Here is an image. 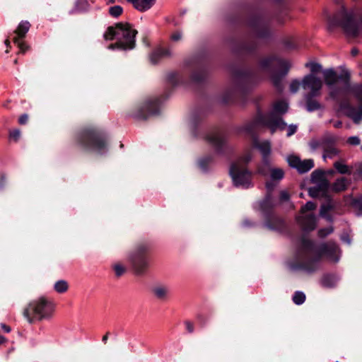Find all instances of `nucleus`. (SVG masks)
<instances>
[{
  "mask_svg": "<svg viewBox=\"0 0 362 362\" xmlns=\"http://www.w3.org/2000/svg\"><path fill=\"white\" fill-rule=\"evenodd\" d=\"M340 250H297L292 259L287 262L291 271L312 273L317 269L320 257L330 262H337L341 257Z\"/></svg>",
  "mask_w": 362,
  "mask_h": 362,
  "instance_id": "obj_1",
  "label": "nucleus"
},
{
  "mask_svg": "<svg viewBox=\"0 0 362 362\" xmlns=\"http://www.w3.org/2000/svg\"><path fill=\"white\" fill-rule=\"evenodd\" d=\"M137 31L132 29L129 24L118 23L115 26H110L104 34L106 40H112L116 38L117 42L110 46L122 49H132L135 46V36Z\"/></svg>",
  "mask_w": 362,
  "mask_h": 362,
  "instance_id": "obj_2",
  "label": "nucleus"
},
{
  "mask_svg": "<svg viewBox=\"0 0 362 362\" xmlns=\"http://www.w3.org/2000/svg\"><path fill=\"white\" fill-rule=\"evenodd\" d=\"M53 303L41 297L31 301L24 310L23 315L30 323L35 320L50 318L54 313Z\"/></svg>",
  "mask_w": 362,
  "mask_h": 362,
  "instance_id": "obj_3",
  "label": "nucleus"
},
{
  "mask_svg": "<svg viewBox=\"0 0 362 362\" xmlns=\"http://www.w3.org/2000/svg\"><path fill=\"white\" fill-rule=\"evenodd\" d=\"M261 125L267 126L273 134L276 129L284 130L286 124L283 121L282 118L278 117L271 113L266 116L258 117L247 123L244 127V131L247 134L253 136L254 133L257 131Z\"/></svg>",
  "mask_w": 362,
  "mask_h": 362,
  "instance_id": "obj_4",
  "label": "nucleus"
},
{
  "mask_svg": "<svg viewBox=\"0 0 362 362\" xmlns=\"http://www.w3.org/2000/svg\"><path fill=\"white\" fill-rule=\"evenodd\" d=\"M250 159V156H246L231 165L230 174L236 186L247 187L250 185L252 174L245 167Z\"/></svg>",
  "mask_w": 362,
  "mask_h": 362,
  "instance_id": "obj_5",
  "label": "nucleus"
},
{
  "mask_svg": "<svg viewBox=\"0 0 362 362\" xmlns=\"http://www.w3.org/2000/svg\"><path fill=\"white\" fill-rule=\"evenodd\" d=\"M334 19L335 22L344 28L349 36L356 37L361 35V30L356 26L354 22V13L352 10L347 11L344 6H341Z\"/></svg>",
  "mask_w": 362,
  "mask_h": 362,
  "instance_id": "obj_6",
  "label": "nucleus"
},
{
  "mask_svg": "<svg viewBox=\"0 0 362 362\" xmlns=\"http://www.w3.org/2000/svg\"><path fill=\"white\" fill-rule=\"evenodd\" d=\"M149 262L150 257L146 250H131L127 255L129 265L138 275L146 271Z\"/></svg>",
  "mask_w": 362,
  "mask_h": 362,
  "instance_id": "obj_7",
  "label": "nucleus"
},
{
  "mask_svg": "<svg viewBox=\"0 0 362 362\" xmlns=\"http://www.w3.org/2000/svg\"><path fill=\"white\" fill-rule=\"evenodd\" d=\"M323 77L325 84L329 88V95L332 98H336L340 90L334 88L339 81L342 80L346 86H349L350 75L345 74L344 75L339 76L336 71L332 69H328L324 71Z\"/></svg>",
  "mask_w": 362,
  "mask_h": 362,
  "instance_id": "obj_8",
  "label": "nucleus"
},
{
  "mask_svg": "<svg viewBox=\"0 0 362 362\" xmlns=\"http://www.w3.org/2000/svg\"><path fill=\"white\" fill-rule=\"evenodd\" d=\"M81 144L85 147H91L95 150H100L105 147V140L99 133L91 131L83 134Z\"/></svg>",
  "mask_w": 362,
  "mask_h": 362,
  "instance_id": "obj_9",
  "label": "nucleus"
},
{
  "mask_svg": "<svg viewBox=\"0 0 362 362\" xmlns=\"http://www.w3.org/2000/svg\"><path fill=\"white\" fill-rule=\"evenodd\" d=\"M302 87L304 90H310L307 95H319L322 87V81L314 74H308L303 77Z\"/></svg>",
  "mask_w": 362,
  "mask_h": 362,
  "instance_id": "obj_10",
  "label": "nucleus"
},
{
  "mask_svg": "<svg viewBox=\"0 0 362 362\" xmlns=\"http://www.w3.org/2000/svg\"><path fill=\"white\" fill-rule=\"evenodd\" d=\"M289 166L295 168L300 173H305L314 167L313 160L311 159L301 160L296 156H290L287 158Z\"/></svg>",
  "mask_w": 362,
  "mask_h": 362,
  "instance_id": "obj_11",
  "label": "nucleus"
},
{
  "mask_svg": "<svg viewBox=\"0 0 362 362\" xmlns=\"http://www.w3.org/2000/svg\"><path fill=\"white\" fill-rule=\"evenodd\" d=\"M303 230H313L317 226L316 218L313 214L303 215L297 218Z\"/></svg>",
  "mask_w": 362,
  "mask_h": 362,
  "instance_id": "obj_12",
  "label": "nucleus"
},
{
  "mask_svg": "<svg viewBox=\"0 0 362 362\" xmlns=\"http://www.w3.org/2000/svg\"><path fill=\"white\" fill-rule=\"evenodd\" d=\"M337 209L338 204L332 199H329L321 206L320 215L325 218L329 221H332V217L330 214L336 212Z\"/></svg>",
  "mask_w": 362,
  "mask_h": 362,
  "instance_id": "obj_13",
  "label": "nucleus"
},
{
  "mask_svg": "<svg viewBox=\"0 0 362 362\" xmlns=\"http://www.w3.org/2000/svg\"><path fill=\"white\" fill-rule=\"evenodd\" d=\"M259 172L264 175L270 173L272 180L279 181L281 180L284 176V172L282 169L278 168H271L269 163L267 165H263L262 167H260L259 168Z\"/></svg>",
  "mask_w": 362,
  "mask_h": 362,
  "instance_id": "obj_14",
  "label": "nucleus"
},
{
  "mask_svg": "<svg viewBox=\"0 0 362 362\" xmlns=\"http://www.w3.org/2000/svg\"><path fill=\"white\" fill-rule=\"evenodd\" d=\"M132 3L134 7L141 12L150 9L155 4L156 0H127Z\"/></svg>",
  "mask_w": 362,
  "mask_h": 362,
  "instance_id": "obj_15",
  "label": "nucleus"
},
{
  "mask_svg": "<svg viewBox=\"0 0 362 362\" xmlns=\"http://www.w3.org/2000/svg\"><path fill=\"white\" fill-rule=\"evenodd\" d=\"M154 296L159 300H165L169 293V288L165 285H156L152 288Z\"/></svg>",
  "mask_w": 362,
  "mask_h": 362,
  "instance_id": "obj_16",
  "label": "nucleus"
},
{
  "mask_svg": "<svg viewBox=\"0 0 362 362\" xmlns=\"http://www.w3.org/2000/svg\"><path fill=\"white\" fill-rule=\"evenodd\" d=\"M338 280L334 275H325L321 279V285L325 288H333L337 285Z\"/></svg>",
  "mask_w": 362,
  "mask_h": 362,
  "instance_id": "obj_17",
  "label": "nucleus"
},
{
  "mask_svg": "<svg viewBox=\"0 0 362 362\" xmlns=\"http://www.w3.org/2000/svg\"><path fill=\"white\" fill-rule=\"evenodd\" d=\"M30 27V25L28 22L21 23L14 32L16 35L15 37H19L21 40L24 38L26 35V33L28 32Z\"/></svg>",
  "mask_w": 362,
  "mask_h": 362,
  "instance_id": "obj_18",
  "label": "nucleus"
},
{
  "mask_svg": "<svg viewBox=\"0 0 362 362\" xmlns=\"http://www.w3.org/2000/svg\"><path fill=\"white\" fill-rule=\"evenodd\" d=\"M257 148L261 151L263 155L264 163L263 165H268L269 161L267 158V156L269 155L271 152V147L269 142H263L257 145Z\"/></svg>",
  "mask_w": 362,
  "mask_h": 362,
  "instance_id": "obj_19",
  "label": "nucleus"
},
{
  "mask_svg": "<svg viewBox=\"0 0 362 362\" xmlns=\"http://www.w3.org/2000/svg\"><path fill=\"white\" fill-rule=\"evenodd\" d=\"M315 95H306V106L308 111H314L321 108L320 104L317 100L313 99Z\"/></svg>",
  "mask_w": 362,
  "mask_h": 362,
  "instance_id": "obj_20",
  "label": "nucleus"
},
{
  "mask_svg": "<svg viewBox=\"0 0 362 362\" xmlns=\"http://www.w3.org/2000/svg\"><path fill=\"white\" fill-rule=\"evenodd\" d=\"M347 116L351 118L356 124H358L362 119V108L359 110L350 108L347 112Z\"/></svg>",
  "mask_w": 362,
  "mask_h": 362,
  "instance_id": "obj_21",
  "label": "nucleus"
},
{
  "mask_svg": "<svg viewBox=\"0 0 362 362\" xmlns=\"http://www.w3.org/2000/svg\"><path fill=\"white\" fill-rule=\"evenodd\" d=\"M286 74V72L284 73V74H275L272 75L271 77V80H272L273 86L279 92H281L283 90L282 79Z\"/></svg>",
  "mask_w": 362,
  "mask_h": 362,
  "instance_id": "obj_22",
  "label": "nucleus"
},
{
  "mask_svg": "<svg viewBox=\"0 0 362 362\" xmlns=\"http://www.w3.org/2000/svg\"><path fill=\"white\" fill-rule=\"evenodd\" d=\"M54 289L57 293H64L69 289L68 282L65 280H59L54 283Z\"/></svg>",
  "mask_w": 362,
  "mask_h": 362,
  "instance_id": "obj_23",
  "label": "nucleus"
},
{
  "mask_svg": "<svg viewBox=\"0 0 362 362\" xmlns=\"http://www.w3.org/2000/svg\"><path fill=\"white\" fill-rule=\"evenodd\" d=\"M348 185V181L346 178H340L335 181L332 185V189L335 192H341L346 189Z\"/></svg>",
  "mask_w": 362,
  "mask_h": 362,
  "instance_id": "obj_24",
  "label": "nucleus"
},
{
  "mask_svg": "<svg viewBox=\"0 0 362 362\" xmlns=\"http://www.w3.org/2000/svg\"><path fill=\"white\" fill-rule=\"evenodd\" d=\"M112 270L117 277H120L124 275L127 271V268L121 262H117L112 265Z\"/></svg>",
  "mask_w": 362,
  "mask_h": 362,
  "instance_id": "obj_25",
  "label": "nucleus"
},
{
  "mask_svg": "<svg viewBox=\"0 0 362 362\" xmlns=\"http://www.w3.org/2000/svg\"><path fill=\"white\" fill-rule=\"evenodd\" d=\"M288 108V103L283 100L277 101L274 104V110L277 113L284 114L287 112Z\"/></svg>",
  "mask_w": 362,
  "mask_h": 362,
  "instance_id": "obj_26",
  "label": "nucleus"
},
{
  "mask_svg": "<svg viewBox=\"0 0 362 362\" xmlns=\"http://www.w3.org/2000/svg\"><path fill=\"white\" fill-rule=\"evenodd\" d=\"M169 54L167 50L158 49L155 50L151 55V60L153 63H156L161 57Z\"/></svg>",
  "mask_w": 362,
  "mask_h": 362,
  "instance_id": "obj_27",
  "label": "nucleus"
},
{
  "mask_svg": "<svg viewBox=\"0 0 362 362\" xmlns=\"http://www.w3.org/2000/svg\"><path fill=\"white\" fill-rule=\"evenodd\" d=\"M351 92L356 100L362 104V83L354 86L351 89Z\"/></svg>",
  "mask_w": 362,
  "mask_h": 362,
  "instance_id": "obj_28",
  "label": "nucleus"
},
{
  "mask_svg": "<svg viewBox=\"0 0 362 362\" xmlns=\"http://www.w3.org/2000/svg\"><path fill=\"white\" fill-rule=\"evenodd\" d=\"M334 168L341 174H350L349 167L341 161H337L334 163Z\"/></svg>",
  "mask_w": 362,
  "mask_h": 362,
  "instance_id": "obj_29",
  "label": "nucleus"
},
{
  "mask_svg": "<svg viewBox=\"0 0 362 362\" xmlns=\"http://www.w3.org/2000/svg\"><path fill=\"white\" fill-rule=\"evenodd\" d=\"M13 42L18 46L20 51L19 53H25L27 50L30 49V46L28 45L23 39L21 40L19 37H14Z\"/></svg>",
  "mask_w": 362,
  "mask_h": 362,
  "instance_id": "obj_30",
  "label": "nucleus"
},
{
  "mask_svg": "<svg viewBox=\"0 0 362 362\" xmlns=\"http://www.w3.org/2000/svg\"><path fill=\"white\" fill-rule=\"evenodd\" d=\"M339 151L333 146H329L325 148L324 157L333 158L338 155Z\"/></svg>",
  "mask_w": 362,
  "mask_h": 362,
  "instance_id": "obj_31",
  "label": "nucleus"
},
{
  "mask_svg": "<svg viewBox=\"0 0 362 362\" xmlns=\"http://www.w3.org/2000/svg\"><path fill=\"white\" fill-rule=\"evenodd\" d=\"M305 300V295L301 291L295 292L293 296V301L296 305H301Z\"/></svg>",
  "mask_w": 362,
  "mask_h": 362,
  "instance_id": "obj_32",
  "label": "nucleus"
},
{
  "mask_svg": "<svg viewBox=\"0 0 362 362\" xmlns=\"http://www.w3.org/2000/svg\"><path fill=\"white\" fill-rule=\"evenodd\" d=\"M316 204L312 202H308L304 206H303L300 209V213L302 214H305L308 211H313L316 209Z\"/></svg>",
  "mask_w": 362,
  "mask_h": 362,
  "instance_id": "obj_33",
  "label": "nucleus"
},
{
  "mask_svg": "<svg viewBox=\"0 0 362 362\" xmlns=\"http://www.w3.org/2000/svg\"><path fill=\"white\" fill-rule=\"evenodd\" d=\"M334 230L332 226H329L325 228L320 229L317 232L318 236L321 238H324L327 237L328 235L331 234Z\"/></svg>",
  "mask_w": 362,
  "mask_h": 362,
  "instance_id": "obj_34",
  "label": "nucleus"
},
{
  "mask_svg": "<svg viewBox=\"0 0 362 362\" xmlns=\"http://www.w3.org/2000/svg\"><path fill=\"white\" fill-rule=\"evenodd\" d=\"M209 142L215 147L218 148L223 144V140L218 136H212L208 138Z\"/></svg>",
  "mask_w": 362,
  "mask_h": 362,
  "instance_id": "obj_35",
  "label": "nucleus"
},
{
  "mask_svg": "<svg viewBox=\"0 0 362 362\" xmlns=\"http://www.w3.org/2000/svg\"><path fill=\"white\" fill-rule=\"evenodd\" d=\"M300 86H302V82H300L298 80L296 79L293 80L289 86L290 91L292 93H296L299 90Z\"/></svg>",
  "mask_w": 362,
  "mask_h": 362,
  "instance_id": "obj_36",
  "label": "nucleus"
},
{
  "mask_svg": "<svg viewBox=\"0 0 362 362\" xmlns=\"http://www.w3.org/2000/svg\"><path fill=\"white\" fill-rule=\"evenodd\" d=\"M109 13L112 16L118 17L122 13V8L119 6H112L109 9Z\"/></svg>",
  "mask_w": 362,
  "mask_h": 362,
  "instance_id": "obj_37",
  "label": "nucleus"
},
{
  "mask_svg": "<svg viewBox=\"0 0 362 362\" xmlns=\"http://www.w3.org/2000/svg\"><path fill=\"white\" fill-rule=\"evenodd\" d=\"M306 67H309L312 73H317L321 71L322 66L317 63L310 62L305 64Z\"/></svg>",
  "mask_w": 362,
  "mask_h": 362,
  "instance_id": "obj_38",
  "label": "nucleus"
},
{
  "mask_svg": "<svg viewBox=\"0 0 362 362\" xmlns=\"http://www.w3.org/2000/svg\"><path fill=\"white\" fill-rule=\"evenodd\" d=\"M156 101H148V102H146L144 105V106L142 107V110L145 111V112H147L148 115H151L153 112H151V109L153 107L156 106Z\"/></svg>",
  "mask_w": 362,
  "mask_h": 362,
  "instance_id": "obj_39",
  "label": "nucleus"
},
{
  "mask_svg": "<svg viewBox=\"0 0 362 362\" xmlns=\"http://www.w3.org/2000/svg\"><path fill=\"white\" fill-rule=\"evenodd\" d=\"M21 136V132L18 129H13L9 132V137L10 139L17 141Z\"/></svg>",
  "mask_w": 362,
  "mask_h": 362,
  "instance_id": "obj_40",
  "label": "nucleus"
},
{
  "mask_svg": "<svg viewBox=\"0 0 362 362\" xmlns=\"http://www.w3.org/2000/svg\"><path fill=\"white\" fill-rule=\"evenodd\" d=\"M76 7L78 10L87 9L88 8V3L86 0L78 1Z\"/></svg>",
  "mask_w": 362,
  "mask_h": 362,
  "instance_id": "obj_41",
  "label": "nucleus"
},
{
  "mask_svg": "<svg viewBox=\"0 0 362 362\" xmlns=\"http://www.w3.org/2000/svg\"><path fill=\"white\" fill-rule=\"evenodd\" d=\"M301 243H302V246L305 249H309L310 247H311L313 246L312 242L308 238H305V237L301 239Z\"/></svg>",
  "mask_w": 362,
  "mask_h": 362,
  "instance_id": "obj_42",
  "label": "nucleus"
},
{
  "mask_svg": "<svg viewBox=\"0 0 362 362\" xmlns=\"http://www.w3.org/2000/svg\"><path fill=\"white\" fill-rule=\"evenodd\" d=\"M347 143L350 145L356 146L360 144V139L358 136H351L348 139Z\"/></svg>",
  "mask_w": 362,
  "mask_h": 362,
  "instance_id": "obj_43",
  "label": "nucleus"
},
{
  "mask_svg": "<svg viewBox=\"0 0 362 362\" xmlns=\"http://www.w3.org/2000/svg\"><path fill=\"white\" fill-rule=\"evenodd\" d=\"M28 115L24 114V115H22L19 117L18 122H19L20 124H25L28 122Z\"/></svg>",
  "mask_w": 362,
  "mask_h": 362,
  "instance_id": "obj_44",
  "label": "nucleus"
},
{
  "mask_svg": "<svg viewBox=\"0 0 362 362\" xmlns=\"http://www.w3.org/2000/svg\"><path fill=\"white\" fill-rule=\"evenodd\" d=\"M280 199L281 201H287L289 199V194L286 191H282L280 193Z\"/></svg>",
  "mask_w": 362,
  "mask_h": 362,
  "instance_id": "obj_45",
  "label": "nucleus"
},
{
  "mask_svg": "<svg viewBox=\"0 0 362 362\" xmlns=\"http://www.w3.org/2000/svg\"><path fill=\"white\" fill-rule=\"evenodd\" d=\"M296 131V126H294V125H290L288 127V133H287V135L288 136H291L292 134H293Z\"/></svg>",
  "mask_w": 362,
  "mask_h": 362,
  "instance_id": "obj_46",
  "label": "nucleus"
},
{
  "mask_svg": "<svg viewBox=\"0 0 362 362\" xmlns=\"http://www.w3.org/2000/svg\"><path fill=\"white\" fill-rule=\"evenodd\" d=\"M185 324L186 329H187V331L190 333L192 332L194 330V327H193L192 323L189 321H187L185 322Z\"/></svg>",
  "mask_w": 362,
  "mask_h": 362,
  "instance_id": "obj_47",
  "label": "nucleus"
},
{
  "mask_svg": "<svg viewBox=\"0 0 362 362\" xmlns=\"http://www.w3.org/2000/svg\"><path fill=\"white\" fill-rule=\"evenodd\" d=\"M342 241L350 243H351V238L350 235L348 233H344L341 236Z\"/></svg>",
  "mask_w": 362,
  "mask_h": 362,
  "instance_id": "obj_48",
  "label": "nucleus"
},
{
  "mask_svg": "<svg viewBox=\"0 0 362 362\" xmlns=\"http://www.w3.org/2000/svg\"><path fill=\"white\" fill-rule=\"evenodd\" d=\"M309 192L310 196L313 197H317L319 194L318 189L315 187L311 188Z\"/></svg>",
  "mask_w": 362,
  "mask_h": 362,
  "instance_id": "obj_49",
  "label": "nucleus"
},
{
  "mask_svg": "<svg viewBox=\"0 0 362 362\" xmlns=\"http://www.w3.org/2000/svg\"><path fill=\"white\" fill-rule=\"evenodd\" d=\"M272 61V60L271 59H264L261 62V66L264 68H266L267 66H269Z\"/></svg>",
  "mask_w": 362,
  "mask_h": 362,
  "instance_id": "obj_50",
  "label": "nucleus"
},
{
  "mask_svg": "<svg viewBox=\"0 0 362 362\" xmlns=\"http://www.w3.org/2000/svg\"><path fill=\"white\" fill-rule=\"evenodd\" d=\"M6 182V177L5 175H1L0 176V187H3Z\"/></svg>",
  "mask_w": 362,
  "mask_h": 362,
  "instance_id": "obj_51",
  "label": "nucleus"
},
{
  "mask_svg": "<svg viewBox=\"0 0 362 362\" xmlns=\"http://www.w3.org/2000/svg\"><path fill=\"white\" fill-rule=\"evenodd\" d=\"M322 191L327 190L328 187V183L326 180H323L320 186Z\"/></svg>",
  "mask_w": 362,
  "mask_h": 362,
  "instance_id": "obj_52",
  "label": "nucleus"
},
{
  "mask_svg": "<svg viewBox=\"0 0 362 362\" xmlns=\"http://www.w3.org/2000/svg\"><path fill=\"white\" fill-rule=\"evenodd\" d=\"M171 38L174 41H177L181 38V35L179 33H174L172 35Z\"/></svg>",
  "mask_w": 362,
  "mask_h": 362,
  "instance_id": "obj_53",
  "label": "nucleus"
},
{
  "mask_svg": "<svg viewBox=\"0 0 362 362\" xmlns=\"http://www.w3.org/2000/svg\"><path fill=\"white\" fill-rule=\"evenodd\" d=\"M1 328L6 332H9L11 331V328L6 325L5 324H1Z\"/></svg>",
  "mask_w": 362,
  "mask_h": 362,
  "instance_id": "obj_54",
  "label": "nucleus"
},
{
  "mask_svg": "<svg viewBox=\"0 0 362 362\" xmlns=\"http://www.w3.org/2000/svg\"><path fill=\"white\" fill-rule=\"evenodd\" d=\"M357 173L360 176L362 177V163L358 165Z\"/></svg>",
  "mask_w": 362,
  "mask_h": 362,
  "instance_id": "obj_55",
  "label": "nucleus"
},
{
  "mask_svg": "<svg viewBox=\"0 0 362 362\" xmlns=\"http://www.w3.org/2000/svg\"><path fill=\"white\" fill-rule=\"evenodd\" d=\"M341 125H342V123H341V122H340V121H337V122H336L334 124V127H336V128H339V127H341Z\"/></svg>",
  "mask_w": 362,
  "mask_h": 362,
  "instance_id": "obj_56",
  "label": "nucleus"
},
{
  "mask_svg": "<svg viewBox=\"0 0 362 362\" xmlns=\"http://www.w3.org/2000/svg\"><path fill=\"white\" fill-rule=\"evenodd\" d=\"M108 335L109 334L107 333L106 334H105L102 339V341L105 344L107 341V339H108Z\"/></svg>",
  "mask_w": 362,
  "mask_h": 362,
  "instance_id": "obj_57",
  "label": "nucleus"
},
{
  "mask_svg": "<svg viewBox=\"0 0 362 362\" xmlns=\"http://www.w3.org/2000/svg\"><path fill=\"white\" fill-rule=\"evenodd\" d=\"M4 341H5V338L3 336L0 335V344L4 343Z\"/></svg>",
  "mask_w": 362,
  "mask_h": 362,
  "instance_id": "obj_58",
  "label": "nucleus"
},
{
  "mask_svg": "<svg viewBox=\"0 0 362 362\" xmlns=\"http://www.w3.org/2000/svg\"><path fill=\"white\" fill-rule=\"evenodd\" d=\"M5 44H6V45L7 47H10V41H9V40L6 39V40H5Z\"/></svg>",
  "mask_w": 362,
  "mask_h": 362,
  "instance_id": "obj_59",
  "label": "nucleus"
},
{
  "mask_svg": "<svg viewBox=\"0 0 362 362\" xmlns=\"http://www.w3.org/2000/svg\"><path fill=\"white\" fill-rule=\"evenodd\" d=\"M316 175H317V173H316V172H314V173H313V178H315Z\"/></svg>",
  "mask_w": 362,
  "mask_h": 362,
  "instance_id": "obj_60",
  "label": "nucleus"
},
{
  "mask_svg": "<svg viewBox=\"0 0 362 362\" xmlns=\"http://www.w3.org/2000/svg\"><path fill=\"white\" fill-rule=\"evenodd\" d=\"M352 54L353 55H356L357 54V51L353 50Z\"/></svg>",
  "mask_w": 362,
  "mask_h": 362,
  "instance_id": "obj_61",
  "label": "nucleus"
},
{
  "mask_svg": "<svg viewBox=\"0 0 362 362\" xmlns=\"http://www.w3.org/2000/svg\"><path fill=\"white\" fill-rule=\"evenodd\" d=\"M270 186H271V185H270L269 183H267V188H269V187H270Z\"/></svg>",
  "mask_w": 362,
  "mask_h": 362,
  "instance_id": "obj_62",
  "label": "nucleus"
},
{
  "mask_svg": "<svg viewBox=\"0 0 362 362\" xmlns=\"http://www.w3.org/2000/svg\"><path fill=\"white\" fill-rule=\"evenodd\" d=\"M139 117L140 118H143V119H146V117H143V116H141V115H139Z\"/></svg>",
  "mask_w": 362,
  "mask_h": 362,
  "instance_id": "obj_63",
  "label": "nucleus"
},
{
  "mask_svg": "<svg viewBox=\"0 0 362 362\" xmlns=\"http://www.w3.org/2000/svg\"><path fill=\"white\" fill-rule=\"evenodd\" d=\"M14 63H15L16 64H18V60H17V59H16V60L14 61Z\"/></svg>",
  "mask_w": 362,
  "mask_h": 362,
  "instance_id": "obj_64",
  "label": "nucleus"
}]
</instances>
